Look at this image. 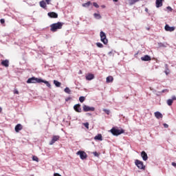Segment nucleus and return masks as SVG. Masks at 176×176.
<instances>
[{"mask_svg": "<svg viewBox=\"0 0 176 176\" xmlns=\"http://www.w3.org/2000/svg\"><path fill=\"white\" fill-rule=\"evenodd\" d=\"M27 83H45L47 87H52V85L49 81L42 80V78H38L35 77H32L28 79Z\"/></svg>", "mask_w": 176, "mask_h": 176, "instance_id": "obj_1", "label": "nucleus"}, {"mask_svg": "<svg viewBox=\"0 0 176 176\" xmlns=\"http://www.w3.org/2000/svg\"><path fill=\"white\" fill-rule=\"evenodd\" d=\"M64 25V23L63 22H57L50 25V31L52 32H57L58 30H61L63 26Z\"/></svg>", "mask_w": 176, "mask_h": 176, "instance_id": "obj_2", "label": "nucleus"}, {"mask_svg": "<svg viewBox=\"0 0 176 176\" xmlns=\"http://www.w3.org/2000/svg\"><path fill=\"white\" fill-rule=\"evenodd\" d=\"M111 134H113V135H120V134H123L124 133V129H118L115 127H113L111 130H110Z\"/></svg>", "mask_w": 176, "mask_h": 176, "instance_id": "obj_3", "label": "nucleus"}, {"mask_svg": "<svg viewBox=\"0 0 176 176\" xmlns=\"http://www.w3.org/2000/svg\"><path fill=\"white\" fill-rule=\"evenodd\" d=\"M135 164L140 170H145V166L144 165V162L142 161L136 160L135 161Z\"/></svg>", "mask_w": 176, "mask_h": 176, "instance_id": "obj_4", "label": "nucleus"}, {"mask_svg": "<svg viewBox=\"0 0 176 176\" xmlns=\"http://www.w3.org/2000/svg\"><path fill=\"white\" fill-rule=\"evenodd\" d=\"M100 41L104 43V45H107L108 43V39L107 38V34L104 32H100Z\"/></svg>", "mask_w": 176, "mask_h": 176, "instance_id": "obj_5", "label": "nucleus"}, {"mask_svg": "<svg viewBox=\"0 0 176 176\" xmlns=\"http://www.w3.org/2000/svg\"><path fill=\"white\" fill-rule=\"evenodd\" d=\"M82 109H83L84 112H94L96 111V108L90 107L86 104H84L82 106Z\"/></svg>", "mask_w": 176, "mask_h": 176, "instance_id": "obj_6", "label": "nucleus"}, {"mask_svg": "<svg viewBox=\"0 0 176 176\" xmlns=\"http://www.w3.org/2000/svg\"><path fill=\"white\" fill-rule=\"evenodd\" d=\"M76 155H78L82 160L87 159V154L85 151H79L76 153Z\"/></svg>", "mask_w": 176, "mask_h": 176, "instance_id": "obj_7", "label": "nucleus"}, {"mask_svg": "<svg viewBox=\"0 0 176 176\" xmlns=\"http://www.w3.org/2000/svg\"><path fill=\"white\" fill-rule=\"evenodd\" d=\"M60 140V136L59 135H54L52 137V140L50 142V145H53L56 141H58Z\"/></svg>", "mask_w": 176, "mask_h": 176, "instance_id": "obj_8", "label": "nucleus"}, {"mask_svg": "<svg viewBox=\"0 0 176 176\" xmlns=\"http://www.w3.org/2000/svg\"><path fill=\"white\" fill-rule=\"evenodd\" d=\"M74 109L76 112L80 113L82 112V108L80 107V104H76L74 106Z\"/></svg>", "mask_w": 176, "mask_h": 176, "instance_id": "obj_9", "label": "nucleus"}, {"mask_svg": "<svg viewBox=\"0 0 176 176\" xmlns=\"http://www.w3.org/2000/svg\"><path fill=\"white\" fill-rule=\"evenodd\" d=\"M47 16L51 19H57L58 17V14L54 12H48Z\"/></svg>", "mask_w": 176, "mask_h": 176, "instance_id": "obj_10", "label": "nucleus"}, {"mask_svg": "<svg viewBox=\"0 0 176 176\" xmlns=\"http://www.w3.org/2000/svg\"><path fill=\"white\" fill-rule=\"evenodd\" d=\"M175 30V27H170L168 25H165V31H168L169 32H173V31Z\"/></svg>", "mask_w": 176, "mask_h": 176, "instance_id": "obj_11", "label": "nucleus"}, {"mask_svg": "<svg viewBox=\"0 0 176 176\" xmlns=\"http://www.w3.org/2000/svg\"><path fill=\"white\" fill-rule=\"evenodd\" d=\"M23 130V125H21V124H17L15 126V131L16 133H19L20 131Z\"/></svg>", "mask_w": 176, "mask_h": 176, "instance_id": "obj_12", "label": "nucleus"}, {"mask_svg": "<svg viewBox=\"0 0 176 176\" xmlns=\"http://www.w3.org/2000/svg\"><path fill=\"white\" fill-rule=\"evenodd\" d=\"M141 60H142V61H151V60H152V58H151V56H149V55H145V56L141 57Z\"/></svg>", "mask_w": 176, "mask_h": 176, "instance_id": "obj_13", "label": "nucleus"}, {"mask_svg": "<svg viewBox=\"0 0 176 176\" xmlns=\"http://www.w3.org/2000/svg\"><path fill=\"white\" fill-rule=\"evenodd\" d=\"M154 115L157 119H162L163 118V114L162 113L157 111L154 113Z\"/></svg>", "mask_w": 176, "mask_h": 176, "instance_id": "obj_14", "label": "nucleus"}, {"mask_svg": "<svg viewBox=\"0 0 176 176\" xmlns=\"http://www.w3.org/2000/svg\"><path fill=\"white\" fill-rule=\"evenodd\" d=\"M141 156L144 162H146V160H148V154H146L145 151H142Z\"/></svg>", "mask_w": 176, "mask_h": 176, "instance_id": "obj_15", "label": "nucleus"}, {"mask_svg": "<svg viewBox=\"0 0 176 176\" xmlns=\"http://www.w3.org/2000/svg\"><path fill=\"white\" fill-rule=\"evenodd\" d=\"M155 5L156 8H161V6H163V0H156Z\"/></svg>", "mask_w": 176, "mask_h": 176, "instance_id": "obj_16", "label": "nucleus"}, {"mask_svg": "<svg viewBox=\"0 0 176 176\" xmlns=\"http://www.w3.org/2000/svg\"><path fill=\"white\" fill-rule=\"evenodd\" d=\"M87 80H93L94 79V75L91 74H89L86 76Z\"/></svg>", "mask_w": 176, "mask_h": 176, "instance_id": "obj_17", "label": "nucleus"}, {"mask_svg": "<svg viewBox=\"0 0 176 176\" xmlns=\"http://www.w3.org/2000/svg\"><path fill=\"white\" fill-rule=\"evenodd\" d=\"M107 83H111V82H113V77L112 76H109L106 78Z\"/></svg>", "mask_w": 176, "mask_h": 176, "instance_id": "obj_18", "label": "nucleus"}, {"mask_svg": "<svg viewBox=\"0 0 176 176\" xmlns=\"http://www.w3.org/2000/svg\"><path fill=\"white\" fill-rule=\"evenodd\" d=\"M1 65H3V67H9V60H5L1 62Z\"/></svg>", "mask_w": 176, "mask_h": 176, "instance_id": "obj_19", "label": "nucleus"}, {"mask_svg": "<svg viewBox=\"0 0 176 176\" xmlns=\"http://www.w3.org/2000/svg\"><path fill=\"white\" fill-rule=\"evenodd\" d=\"M39 5L43 9H46V2H45V1H40Z\"/></svg>", "mask_w": 176, "mask_h": 176, "instance_id": "obj_20", "label": "nucleus"}, {"mask_svg": "<svg viewBox=\"0 0 176 176\" xmlns=\"http://www.w3.org/2000/svg\"><path fill=\"white\" fill-rule=\"evenodd\" d=\"M94 140H98V141H102V135L98 134V135L95 136Z\"/></svg>", "mask_w": 176, "mask_h": 176, "instance_id": "obj_21", "label": "nucleus"}, {"mask_svg": "<svg viewBox=\"0 0 176 176\" xmlns=\"http://www.w3.org/2000/svg\"><path fill=\"white\" fill-rule=\"evenodd\" d=\"M54 84L55 85V86L56 87H60V86H61V82H60L56 80H54Z\"/></svg>", "mask_w": 176, "mask_h": 176, "instance_id": "obj_22", "label": "nucleus"}, {"mask_svg": "<svg viewBox=\"0 0 176 176\" xmlns=\"http://www.w3.org/2000/svg\"><path fill=\"white\" fill-rule=\"evenodd\" d=\"M90 5H91V2L88 1L85 3H83L82 6H83V8H89V6H90Z\"/></svg>", "mask_w": 176, "mask_h": 176, "instance_id": "obj_23", "label": "nucleus"}, {"mask_svg": "<svg viewBox=\"0 0 176 176\" xmlns=\"http://www.w3.org/2000/svg\"><path fill=\"white\" fill-rule=\"evenodd\" d=\"M166 102L169 107H171V105H173V102H174L172 99H168Z\"/></svg>", "mask_w": 176, "mask_h": 176, "instance_id": "obj_24", "label": "nucleus"}, {"mask_svg": "<svg viewBox=\"0 0 176 176\" xmlns=\"http://www.w3.org/2000/svg\"><path fill=\"white\" fill-rule=\"evenodd\" d=\"M94 16L95 19H98V20H100V19H101V15H100V14L95 13V14H94Z\"/></svg>", "mask_w": 176, "mask_h": 176, "instance_id": "obj_25", "label": "nucleus"}, {"mask_svg": "<svg viewBox=\"0 0 176 176\" xmlns=\"http://www.w3.org/2000/svg\"><path fill=\"white\" fill-rule=\"evenodd\" d=\"M130 5H134V3L138 2L140 0H129Z\"/></svg>", "mask_w": 176, "mask_h": 176, "instance_id": "obj_26", "label": "nucleus"}, {"mask_svg": "<svg viewBox=\"0 0 176 176\" xmlns=\"http://www.w3.org/2000/svg\"><path fill=\"white\" fill-rule=\"evenodd\" d=\"M64 91L65 93H67V94H71V89H69L68 87H66L64 90Z\"/></svg>", "mask_w": 176, "mask_h": 176, "instance_id": "obj_27", "label": "nucleus"}, {"mask_svg": "<svg viewBox=\"0 0 176 176\" xmlns=\"http://www.w3.org/2000/svg\"><path fill=\"white\" fill-rule=\"evenodd\" d=\"M32 160H34V162H38L39 161V158H38V157L34 155L32 157Z\"/></svg>", "mask_w": 176, "mask_h": 176, "instance_id": "obj_28", "label": "nucleus"}, {"mask_svg": "<svg viewBox=\"0 0 176 176\" xmlns=\"http://www.w3.org/2000/svg\"><path fill=\"white\" fill-rule=\"evenodd\" d=\"M85 98L84 96H80V97L79 98V101H80V102H85Z\"/></svg>", "mask_w": 176, "mask_h": 176, "instance_id": "obj_29", "label": "nucleus"}, {"mask_svg": "<svg viewBox=\"0 0 176 176\" xmlns=\"http://www.w3.org/2000/svg\"><path fill=\"white\" fill-rule=\"evenodd\" d=\"M103 111L107 115H109V113H111V111L107 109H104Z\"/></svg>", "mask_w": 176, "mask_h": 176, "instance_id": "obj_30", "label": "nucleus"}, {"mask_svg": "<svg viewBox=\"0 0 176 176\" xmlns=\"http://www.w3.org/2000/svg\"><path fill=\"white\" fill-rule=\"evenodd\" d=\"M96 46H98V47H104V45L101 43H97Z\"/></svg>", "mask_w": 176, "mask_h": 176, "instance_id": "obj_31", "label": "nucleus"}, {"mask_svg": "<svg viewBox=\"0 0 176 176\" xmlns=\"http://www.w3.org/2000/svg\"><path fill=\"white\" fill-rule=\"evenodd\" d=\"M94 156H96V157H98V156H100V154H98V153H97V151H95L93 153Z\"/></svg>", "mask_w": 176, "mask_h": 176, "instance_id": "obj_32", "label": "nucleus"}, {"mask_svg": "<svg viewBox=\"0 0 176 176\" xmlns=\"http://www.w3.org/2000/svg\"><path fill=\"white\" fill-rule=\"evenodd\" d=\"M85 127H86V129H89V122H85L83 124Z\"/></svg>", "mask_w": 176, "mask_h": 176, "instance_id": "obj_33", "label": "nucleus"}, {"mask_svg": "<svg viewBox=\"0 0 176 176\" xmlns=\"http://www.w3.org/2000/svg\"><path fill=\"white\" fill-rule=\"evenodd\" d=\"M94 6L95 8H100V6H98V4L97 3H94Z\"/></svg>", "mask_w": 176, "mask_h": 176, "instance_id": "obj_34", "label": "nucleus"}, {"mask_svg": "<svg viewBox=\"0 0 176 176\" xmlns=\"http://www.w3.org/2000/svg\"><path fill=\"white\" fill-rule=\"evenodd\" d=\"M166 9H167L168 10H169L170 12H173V8H171V7H170V6H168V7L166 8Z\"/></svg>", "mask_w": 176, "mask_h": 176, "instance_id": "obj_35", "label": "nucleus"}, {"mask_svg": "<svg viewBox=\"0 0 176 176\" xmlns=\"http://www.w3.org/2000/svg\"><path fill=\"white\" fill-rule=\"evenodd\" d=\"M1 24H5V20L3 19H1L0 20Z\"/></svg>", "mask_w": 176, "mask_h": 176, "instance_id": "obj_36", "label": "nucleus"}, {"mask_svg": "<svg viewBox=\"0 0 176 176\" xmlns=\"http://www.w3.org/2000/svg\"><path fill=\"white\" fill-rule=\"evenodd\" d=\"M162 93H168V89H164L162 91Z\"/></svg>", "mask_w": 176, "mask_h": 176, "instance_id": "obj_37", "label": "nucleus"}, {"mask_svg": "<svg viewBox=\"0 0 176 176\" xmlns=\"http://www.w3.org/2000/svg\"><path fill=\"white\" fill-rule=\"evenodd\" d=\"M171 100H173V101H176L175 96H172V99Z\"/></svg>", "mask_w": 176, "mask_h": 176, "instance_id": "obj_38", "label": "nucleus"}, {"mask_svg": "<svg viewBox=\"0 0 176 176\" xmlns=\"http://www.w3.org/2000/svg\"><path fill=\"white\" fill-rule=\"evenodd\" d=\"M164 127H165V129H168V124H164Z\"/></svg>", "mask_w": 176, "mask_h": 176, "instance_id": "obj_39", "label": "nucleus"}, {"mask_svg": "<svg viewBox=\"0 0 176 176\" xmlns=\"http://www.w3.org/2000/svg\"><path fill=\"white\" fill-rule=\"evenodd\" d=\"M50 1L51 0H45V2L47 3V5L50 4Z\"/></svg>", "mask_w": 176, "mask_h": 176, "instance_id": "obj_40", "label": "nucleus"}, {"mask_svg": "<svg viewBox=\"0 0 176 176\" xmlns=\"http://www.w3.org/2000/svg\"><path fill=\"white\" fill-rule=\"evenodd\" d=\"M14 94H19V91H17V89H15L14 91Z\"/></svg>", "mask_w": 176, "mask_h": 176, "instance_id": "obj_41", "label": "nucleus"}, {"mask_svg": "<svg viewBox=\"0 0 176 176\" xmlns=\"http://www.w3.org/2000/svg\"><path fill=\"white\" fill-rule=\"evenodd\" d=\"M172 166H173V167H176V163L175 162H172Z\"/></svg>", "mask_w": 176, "mask_h": 176, "instance_id": "obj_42", "label": "nucleus"}, {"mask_svg": "<svg viewBox=\"0 0 176 176\" xmlns=\"http://www.w3.org/2000/svg\"><path fill=\"white\" fill-rule=\"evenodd\" d=\"M54 176H61V175L58 174V173H54Z\"/></svg>", "mask_w": 176, "mask_h": 176, "instance_id": "obj_43", "label": "nucleus"}, {"mask_svg": "<svg viewBox=\"0 0 176 176\" xmlns=\"http://www.w3.org/2000/svg\"><path fill=\"white\" fill-rule=\"evenodd\" d=\"M2 112V107H0V113Z\"/></svg>", "mask_w": 176, "mask_h": 176, "instance_id": "obj_44", "label": "nucleus"}, {"mask_svg": "<svg viewBox=\"0 0 176 176\" xmlns=\"http://www.w3.org/2000/svg\"><path fill=\"white\" fill-rule=\"evenodd\" d=\"M113 2H118V1H119V0H113Z\"/></svg>", "mask_w": 176, "mask_h": 176, "instance_id": "obj_45", "label": "nucleus"}, {"mask_svg": "<svg viewBox=\"0 0 176 176\" xmlns=\"http://www.w3.org/2000/svg\"><path fill=\"white\" fill-rule=\"evenodd\" d=\"M87 115H91V113H88Z\"/></svg>", "mask_w": 176, "mask_h": 176, "instance_id": "obj_46", "label": "nucleus"}, {"mask_svg": "<svg viewBox=\"0 0 176 176\" xmlns=\"http://www.w3.org/2000/svg\"><path fill=\"white\" fill-rule=\"evenodd\" d=\"M111 53H112V52H110L109 53V54H111Z\"/></svg>", "mask_w": 176, "mask_h": 176, "instance_id": "obj_47", "label": "nucleus"}]
</instances>
